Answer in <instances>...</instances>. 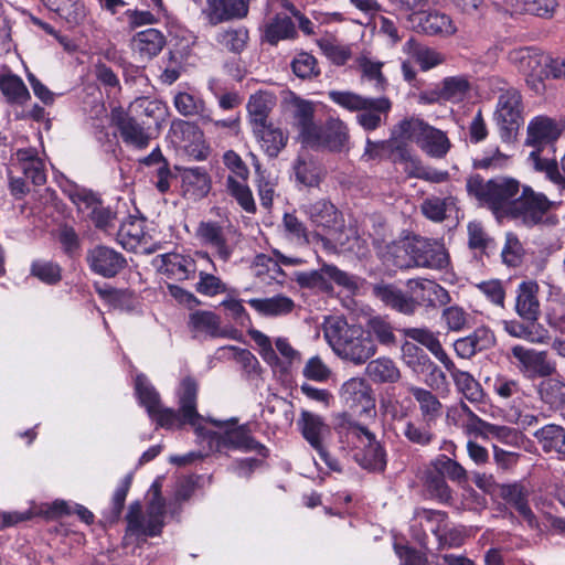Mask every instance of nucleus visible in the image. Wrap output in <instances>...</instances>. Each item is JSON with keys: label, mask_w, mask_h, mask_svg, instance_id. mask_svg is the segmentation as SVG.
Instances as JSON below:
<instances>
[{"label": "nucleus", "mask_w": 565, "mask_h": 565, "mask_svg": "<svg viewBox=\"0 0 565 565\" xmlns=\"http://www.w3.org/2000/svg\"><path fill=\"white\" fill-rule=\"evenodd\" d=\"M248 303L263 316L277 317L290 313L295 308L291 298L278 295L270 298H253Z\"/></svg>", "instance_id": "obj_40"}, {"label": "nucleus", "mask_w": 565, "mask_h": 565, "mask_svg": "<svg viewBox=\"0 0 565 565\" xmlns=\"http://www.w3.org/2000/svg\"><path fill=\"white\" fill-rule=\"evenodd\" d=\"M315 139L307 143L311 148H326L340 152L348 147L350 135L348 126L339 118H330L323 127L318 126Z\"/></svg>", "instance_id": "obj_17"}, {"label": "nucleus", "mask_w": 565, "mask_h": 565, "mask_svg": "<svg viewBox=\"0 0 565 565\" xmlns=\"http://www.w3.org/2000/svg\"><path fill=\"white\" fill-rule=\"evenodd\" d=\"M555 203L543 193L523 185L515 201L512 203L508 218L525 227H534L552 220L550 212Z\"/></svg>", "instance_id": "obj_7"}, {"label": "nucleus", "mask_w": 565, "mask_h": 565, "mask_svg": "<svg viewBox=\"0 0 565 565\" xmlns=\"http://www.w3.org/2000/svg\"><path fill=\"white\" fill-rule=\"evenodd\" d=\"M494 118L502 141L512 142L523 124L522 96L516 88L509 86L500 89Z\"/></svg>", "instance_id": "obj_9"}, {"label": "nucleus", "mask_w": 565, "mask_h": 565, "mask_svg": "<svg viewBox=\"0 0 565 565\" xmlns=\"http://www.w3.org/2000/svg\"><path fill=\"white\" fill-rule=\"evenodd\" d=\"M310 221L318 227L330 228L337 224L338 210L327 200H319L303 206Z\"/></svg>", "instance_id": "obj_47"}, {"label": "nucleus", "mask_w": 565, "mask_h": 565, "mask_svg": "<svg viewBox=\"0 0 565 565\" xmlns=\"http://www.w3.org/2000/svg\"><path fill=\"white\" fill-rule=\"evenodd\" d=\"M174 106L177 110L185 116H199L202 124L211 122L213 120L211 110L206 108L205 103L189 93H178L174 96Z\"/></svg>", "instance_id": "obj_44"}, {"label": "nucleus", "mask_w": 565, "mask_h": 565, "mask_svg": "<svg viewBox=\"0 0 565 565\" xmlns=\"http://www.w3.org/2000/svg\"><path fill=\"white\" fill-rule=\"evenodd\" d=\"M467 191L487 205L497 216L508 217L512 203L519 196L522 185L513 178H495L484 181L479 174L467 180Z\"/></svg>", "instance_id": "obj_2"}, {"label": "nucleus", "mask_w": 565, "mask_h": 565, "mask_svg": "<svg viewBox=\"0 0 565 565\" xmlns=\"http://www.w3.org/2000/svg\"><path fill=\"white\" fill-rule=\"evenodd\" d=\"M407 287L418 306L437 308L450 301L449 292L437 282L428 279H409Z\"/></svg>", "instance_id": "obj_21"}, {"label": "nucleus", "mask_w": 565, "mask_h": 565, "mask_svg": "<svg viewBox=\"0 0 565 565\" xmlns=\"http://www.w3.org/2000/svg\"><path fill=\"white\" fill-rule=\"evenodd\" d=\"M157 270L170 279L186 280L194 278L196 263L189 255L167 253L159 255L154 260Z\"/></svg>", "instance_id": "obj_20"}, {"label": "nucleus", "mask_w": 565, "mask_h": 565, "mask_svg": "<svg viewBox=\"0 0 565 565\" xmlns=\"http://www.w3.org/2000/svg\"><path fill=\"white\" fill-rule=\"evenodd\" d=\"M420 480L429 499L446 505L452 504L454 491L447 483L446 478L431 462L424 469Z\"/></svg>", "instance_id": "obj_26"}, {"label": "nucleus", "mask_w": 565, "mask_h": 565, "mask_svg": "<svg viewBox=\"0 0 565 565\" xmlns=\"http://www.w3.org/2000/svg\"><path fill=\"white\" fill-rule=\"evenodd\" d=\"M0 92L10 104L24 105L30 98L28 87L15 74H0Z\"/></svg>", "instance_id": "obj_42"}, {"label": "nucleus", "mask_w": 565, "mask_h": 565, "mask_svg": "<svg viewBox=\"0 0 565 565\" xmlns=\"http://www.w3.org/2000/svg\"><path fill=\"white\" fill-rule=\"evenodd\" d=\"M189 328L195 334H204L210 338L224 337L225 332L221 328V318L207 310H198L189 317Z\"/></svg>", "instance_id": "obj_35"}, {"label": "nucleus", "mask_w": 565, "mask_h": 565, "mask_svg": "<svg viewBox=\"0 0 565 565\" xmlns=\"http://www.w3.org/2000/svg\"><path fill=\"white\" fill-rule=\"evenodd\" d=\"M287 104L291 114L292 126L297 129L301 142L307 146L309 140L316 138L315 131L318 128V125L313 121L315 105L294 94L287 100Z\"/></svg>", "instance_id": "obj_19"}, {"label": "nucleus", "mask_w": 565, "mask_h": 565, "mask_svg": "<svg viewBox=\"0 0 565 565\" xmlns=\"http://www.w3.org/2000/svg\"><path fill=\"white\" fill-rule=\"evenodd\" d=\"M529 161L536 171L545 173L550 181L565 189V154L561 160L562 172L555 160L541 158L536 151L530 153Z\"/></svg>", "instance_id": "obj_49"}, {"label": "nucleus", "mask_w": 565, "mask_h": 565, "mask_svg": "<svg viewBox=\"0 0 565 565\" xmlns=\"http://www.w3.org/2000/svg\"><path fill=\"white\" fill-rule=\"evenodd\" d=\"M252 0H206L202 15L211 26L247 18Z\"/></svg>", "instance_id": "obj_14"}, {"label": "nucleus", "mask_w": 565, "mask_h": 565, "mask_svg": "<svg viewBox=\"0 0 565 565\" xmlns=\"http://www.w3.org/2000/svg\"><path fill=\"white\" fill-rule=\"evenodd\" d=\"M253 132L260 143L264 151L271 158H275L286 147L288 136L271 121L255 127Z\"/></svg>", "instance_id": "obj_31"}, {"label": "nucleus", "mask_w": 565, "mask_h": 565, "mask_svg": "<svg viewBox=\"0 0 565 565\" xmlns=\"http://www.w3.org/2000/svg\"><path fill=\"white\" fill-rule=\"evenodd\" d=\"M15 157L19 169L33 185L41 186L46 182L45 164L39 158L36 149H19Z\"/></svg>", "instance_id": "obj_28"}, {"label": "nucleus", "mask_w": 565, "mask_h": 565, "mask_svg": "<svg viewBox=\"0 0 565 565\" xmlns=\"http://www.w3.org/2000/svg\"><path fill=\"white\" fill-rule=\"evenodd\" d=\"M472 83L467 75L445 77L438 85V95L443 100L458 104L470 96Z\"/></svg>", "instance_id": "obj_32"}, {"label": "nucleus", "mask_w": 565, "mask_h": 565, "mask_svg": "<svg viewBox=\"0 0 565 565\" xmlns=\"http://www.w3.org/2000/svg\"><path fill=\"white\" fill-rule=\"evenodd\" d=\"M294 170L297 181L307 186H316L321 180V168L310 158L299 156Z\"/></svg>", "instance_id": "obj_56"}, {"label": "nucleus", "mask_w": 565, "mask_h": 565, "mask_svg": "<svg viewBox=\"0 0 565 565\" xmlns=\"http://www.w3.org/2000/svg\"><path fill=\"white\" fill-rule=\"evenodd\" d=\"M396 139L409 140L429 157L445 158L451 148L447 134L418 117H409L401 120L393 129Z\"/></svg>", "instance_id": "obj_4"}, {"label": "nucleus", "mask_w": 565, "mask_h": 565, "mask_svg": "<svg viewBox=\"0 0 565 565\" xmlns=\"http://www.w3.org/2000/svg\"><path fill=\"white\" fill-rule=\"evenodd\" d=\"M503 329L511 337L523 339L532 343L543 342L545 339L544 330L535 322L523 323L518 320L503 321Z\"/></svg>", "instance_id": "obj_52"}, {"label": "nucleus", "mask_w": 565, "mask_h": 565, "mask_svg": "<svg viewBox=\"0 0 565 565\" xmlns=\"http://www.w3.org/2000/svg\"><path fill=\"white\" fill-rule=\"evenodd\" d=\"M402 434L409 443L419 447H427L435 439V434L431 430V424L424 420L423 423L407 420L404 424Z\"/></svg>", "instance_id": "obj_54"}, {"label": "nucleus", "mask_w": 565, "mask_h": 565, "mask_svg": "<svg viewBox=\"0 0 565 565\" xmlns=\"http://www.w3.org/2000/svg\"><path fill=\"white\" fill-rule=\"evenodd\" d=\"M214 41L222 52L237 56L248 47L250 34L245 25H230L221 28L215 33Z\"/></svg>", "instance_id": "obj_24"}, {"label": "nucleus", "mask_w": 565, "mask_h": 565, "mask_svg": "<svg viewBox=\"0 0 565 565\" xmlns=\"http://www.w3.org/2000/svg\"><path fill=\"white\" fill-rule=\"evenodd\" d=\"M183 186L194 199L204 198L211 189V179L201 167L185 168L181 174Z\"/></svg>", "instance_id": "obj_46"}, {"label": "nucleus", "mask_w": 565, "mask_h": 565, "mask_svg": "<svg viewBox=\"0 0 565 565\" xmlns=\"http://www.w3.org/2000/svg\"><path fill=\"white\" fill-rule=\"evenodd\" d=\"M276 105V98L273 94L267 92H258L250 96L247 109L252 128L270 122L269 114Z\"/></svg>", "instance_id": "obj_36"}, {"label": "nucleus", "mask_w": 565, "mask_h": 565, "mask_svg": "<svg viewBox=\"0 0 565 565\" xmlns=\"http://www.w3.org/2000/svg\"><path fill=\"white\" fill-rule=\"evenodd\" d=\"M164 43V35L157 29L140 31L132 39V47L142 58L158 55Z\"/></svg>", "instance_id": "obj_38"}, {"label": "nucleus", "mask_w": 565, "mask_h": 565, "mask_svg": "<svg viewBox=\"0 0 565 565\" xmlns=\"http://www.w3.org/2000/svg\"><path fill=\"white\" fill-rule=\"evenodd\" d=\"M445 369L450 373L458 392L461 393L465 398L471 403H480L483 401V388L469 372L457 369L452 361L447 363Z\"/></svg>", "instance_id": "obj_30"}, {"label": "nucleus", "mask_w": 565, "mask_h": 565, "mask_svg": "<svg viewBox=\"0 0 565 565\" xmlns=\"http://www.w3.org/2000/svg\"><path fill=\"white\" fill-rule=\"evenodd\" d=\"M291 70L301 79H310L320 74L316 57L307 52H300L294 57Z\"/></svg>", "instance_id": "obj_64"}, {"label": "nucleus", "mask_w": 565, "mask_h": 565, "mask_svg": "<svg viewBox=\"0 0 565 565\" xmlns=\"http://www.w3.org/2000/svg\"><path fill=\"white\" fill-rule=\"evenodd\" d=\"M136 392L140 403L146 407L149 415L156 412L161 405L159 393L148 382L145 375H137Z\"/></svg>", "instance_id": "obj_62"}, {"label": "nucleus", "mask_w": 565, "mask_h": 565, "mask_svg": "<svg viewBox=\"0 0 565 565\" xmlns=\"http://www.w3.org/2000/svg\"><path fill=\"white\" fill-rule=\"evenodd\" d=\"M509 60L525 75L526 83L536 93L545 88V78H565V58H552L532 49L521 47L511 51Z\"/></svg>", "instance_id": "obj_3"}, {"label": "nucleus", "mask_w": 565, "mask_h": 565, "mask_svg": "<svg viewBox=\"0 0 565 565\" xmlns=\"http://www.w3.org/2000/svg\"><path fill=\"white\" fill-rule=\"evenodd\" d=\"M198 390L196 381L188 376L182 380L178 392L179 412L183 417V422H188L192 426L196 425V422L200 419L196 411Z\"/></svg>", "instance_id": "obj_29"}, {"label": "nucleus", "mask_w": 565, "mask_h": 565, "mask_svg": "<svg viewBox=\"0 0 565 565\" xmlns=\"http://www.w3.org/2000/svg\"><path fill=\"white\" fill-rule=\"evenodd\" d=\"M405 337L424 345L444 366L452 361L433 331L427 328H406L403 330Z\"/></svg>", "instance_id": "obj_37"}, {"label": "nucleus", "mask_w": 565, "mask_h": 565, "mask_svg": "<svg viewBox=\"0 0 565 565\" xmlns=\"http://www.w3.org/2000/svg\"><path fill=\"white\" fill-rule=\"evenodd\" d=\"M86 262L93 273L105 278L115 277L127 265L121 253L105 245H96L88 249Z\"/></svg>", "instance_id": "obj_16"}, {"label": "nucleus", "mask_w": 565, "mask_h": 565, "mask_svg": "<svg viewBox=\"0 0 565 565\" xmlns=\"http://www.w3.org/2000/svg\"><path fill=\"white\" fill-rule=\"evenodd\" d=\"M297 425L302 437L319 454L323 462L334 471H340L339 462L330 456L324 446L326 438L330 435V428L324 419L309 411L300 413Z\"/></svg>", "instance_id": "obj_12"}, {"label": "nucleus", "mask_w": 565, "mask_h": 565, "mask_svg": "<svg viewBox=\"0 0 565 565\" xmlns=\"http://www.w3.org/2000/svg\"><path fill=\"white\" fill-rule=\"evenodd\" d=\"M404 51L416 62L419 64L423 71H428L445 61V57L441 53L436 51L435 49L428 47L426 45L420 44L414 39H409L404 44Z\"/></svg>", "instance_id": "obj_43"}, {"label": "nucleus", "mask_w": 565, "mask_h": 565, "mask_svg": "<svg viewBox=\"0 0 565 565\" xmlns=\"http://www.w3.org/2000/svg\"><path fill=\"white\" fill-rule=\"evenodd\" d=\"M367 334L371 337H375L376 340L383 345H394L396 344V337L394 334V329L386 319L383 317L376 316L372 317L367 321Z\"/></svg>", "instance_id": "obj_61"}, {"label": "nucleus", "mask_w": 565, "mask_h": 565, "mask_svg": "<svg viewBox=\"0 0 565 565\" xmlns=\"http://www.w3.org/2000/svg\"><path fill=\"white\" fill-rule=\"evenodd\" d=\"M430 462L445 478L448 477L451 481L459 484L468 481L467 470L458 461L447 457L446 455H439Z\"/></svg>", "instance_id": "obj_58"}, {"label": "nucleus", "mask_w": 565, "mask_h": 565, "mask_svg": "<svg viewBox=\"0 0 565 565\" xmlns=\"http://www.w3.org/2000/svg\"><path fill=\"white\" fill-rule=\"evenodd\" d=\"M499 494L516 511L529 504L530 490L521 482L500 484Z\"/></svg>", "instance_id": "obj_59"}, {"label": "nucleus", "mask_w": 565, "mask_h": 565, "mask_svg": "<svg viewBox=\"0 0 565 565\" xmlns=\"http://www.w3.org/2000/svg\"><path fill=\"white\" fill-rule=\"evenodd\" d=\"M494 342L493 334L487 329H477L472 334L455 341L454 349L459 358L470 359L477 352L490 348Z\"/></svg>", "instance_id": "obj_34"}, {"label": "nucleus", "mask_w": 565, "mask_h": 565, "mask_svg": "<svg viewBox=\"0 0 565 565\" xmlns=\"http://www.w3.org/2000/svg\"><path fill=\"white\" fill-rule=\"evenodd\" d=\"M399 250L405 254V257L396 255L395 264L401 268L423 267L440 270L449 264L445 246L434 239L413 236L403 242Z\"/></svg>", "instance_id": "obj_6"}, {"label": "nucleus", "mask_w": 565, "mask_h": 565, "mask_svg": "<svg viewBox=\"0 0 565 565\" xmlns=\"http://www.w3.org/2000/svg\"><path fill=\"white\" fill-rule=\"evenodd\" d=\"M415 29L427 35L449 36L457 31L451 18L439 11H425L415 21Z\"/></svg>", "instance_id": "obj_27"}, {"label": "nucleus", "mask_w": 565, "mask_h": 565, "mask_svg": "<svg viewBox=\"0 0 565 565\" xmlns=\"http://www.w3.org/2000/svg\"><path fill=\"white\" fill-rule=\"evenodd\" d=\"M68 199L76 205L78 212L87 213L89 216L92 212L102 203V200L92 190L75 186L67 192Z\"/></svg>", "instance_id": "obj_60"}, {"label": "nucleus", "mask_w": 565, "mask_h": 565, "mask_svg": "<svg viewBox=\"0 0 565 565\" xmlns=\"http://www.w3.org/2000/svg\"><path fill=\"white\" fill-rule=\"evenodd\" d=\"M328 96L340 107L359 113L356 121L365 130L377 129L392 108V102L384 96L371 98L350 90H330Z\"/></svg>", "instance_id": "obj_5"}, {"label": "nucleus", "mask_w": 565, "mask_h": 565, "mask_svg": "<svg viewBox=\"0 0 565 565\" xmlns=\"http://www.w3.org/2000/svg\"><path fill=\"white\" fill-rule=\"evenodd\" d=\"M365 373L375 383H395L401 379V372L395 362L384 356L370 361Z\"/></svg>", "instance_id": "obj_48"}, {"label": "nucleus", "mask_w": 565, "mask_h": 565, "mask_svg": "<svg viewBox=\"0 0 565 565\" xmlns=\"http://www.w3.org/2000/svg\"><path fill=\"white\" fill-rule=\"evenodd\" d=\"M545 452L565 455V429L555 424H548L534 433Z\"/></svg>", "instance_id": "obj_45"}, {"label": "nucleus", "mask_w": 565, "mask_h": 565, "mask_svg": "<svg viewBox=\"0 0 565 565\" xmlns=\"http://www.w3.org/2000/svg\"><path fill=\"white\" fill-rule=\"evenodd\" d=\"M341 396L351 406H361L366 411L374 406L372 397V388L364 379L352 377L348 380L341 387Z\"/></svg>", "instance_id": "obj_33"}, {"label": "nucleus", "mask_w": 565, "mask_h": 565, "mask_svg": "<svg viewBox=\"0 0 565 565\" xmlns=\"http://www.w3.org/2000/svg\"><path fill=\"white\" fill-rule=\"evenodd\" d=\"M145 221L128 216L117 232V242L127 250H135L145 239Z\"/></svg>", "instance_id": "obj_39"}, {"label": "nucleus", "mask_w": 565, "mask_h": 565, "mask_svg": "<svg viewBox=\"0 0 565 565\" xmlns=\"http://www.w3.org/2000/svg\"><path fill=\"white\" fill-rule=\"evenodd\" d=\"M372 294L385 306L403 315L411 316L417 310V301L392 284H375Z\"/></svg>", "instance_id": "obj_23"}, {"label": "nucleus", "mask_w": 565, "mask_h": 565, "mask_svg": "<svg viewBox=\"0 0 565 565\" xmlns=\"http://www.w3.org/2000/svg\"><path fill=\"white\" fill-rule=\"evenodd\" d=\"M511 353L516 360L515 366L518 370L527 377L550 376L555 370L547 360L546 352L514 345Z\"/></svg>", "instance_id": "obj_18"}, {"label": "nucleus", "mask_w": 565, "mask_h": 565, "mask_svg": "<svg viewBox=\"0 0 565 565\" xmlns=\"http://www.w3.org/2000/svg\"><path fill=\"white\" fill-rule=\"evenodd\" d=\"M296 280L301 287L317 288L326 292L332 290L330 280L349 289L355 287V281L352 276L339 269L337 266L328 264H324L319 270L297 274Z\"/></svg>", "instance_id": "obj_13"}, {"label": "nucleus", "mask_w": 565, "mask_h": 565, "mask_svg": "<svg viewBox=\"0 0 565 565\" xmlns=\"http://www.w3.org/2000/svg\"><path fill=\"white\" fill-rule=\"evenodd\" d=\"M247 181L235 180L233 175L226 179V190L237 204L247 213L256 212V203Z\"/></svg>", "instance_id": "obj_53"}, {"label": "nucleus", "mask_w": 565, "mask_h": 565, "mask_svg": "<svg viewBox=\"0 0 565 565\" xmlns=\"http://www.w3.org/2000/svg\"><path fill=\"white\" fill-rule=\"evenodd\" d=\"M166 501L162 497L152 498L147 507L146 536H157L163 527Z\"/></svg>", "instance_id": "obj_55"}, {"label": "nucleus", "mask_w": 565, "mask_h": 565, "mask_svg": "<svg viewBox=\"0 0 565 565\" xmlns=\"http://www.w3.org/2000/svg\"><path fill=\"white\" fill-rule=\"evenodd\" d=\"M111 122L117 128L122 141L136 149H145L150 142V135L143 122H139L136 116L120 108L111 111Z\"/></svg>", "instance_id": "obj_15"}, {"label": "nucleus", "mask_w": 565, "mask_h": 565, "mask_svg": "<svg viewBox=\"0 0 565 565\" xmlns=\"http://www.w3.org/2000/svg\"><path fill=\"white\" fill-rule=\"evenodd\" d=\"M539 285L535 281H522L516 289L515 312L526 322H535L541 313L537 298Z\"/></svg>", "instance_id": "obj_25"}, {"label": "nucleus", "mask_w": 565, "mask_h": 565, "mask_svg": "<svg viewBox=\"0 0 565 565\" xmlns=\"http://www.w3.org/2000/svg\"><path fill=\"white\" fill-rule=\"evenodd\" d=\"M345 437L354 447H362L361 454H356L355 458L359 465L370 471H384L386 467V452L376 440L375 435L366 427L355 423H349L347 426Z\"/></svg>", "instance_id": "obj_10"}, {"label": "nucleus", "mask_w": 565, "mask_h": 565, "mask_svg": "<svg viewBox=\"0 0 565 565\" xmlns=\"http://www.w3.org/2000/svg\"><path fill=\"white\" fill-rule=\"evenodd\" d=\"M561 135V128L547 116H536L527 125L525 145L536 148L540 154L542 147L554 142Z\"/></svg>", "instance_id": "obj_22"}, {"label": "nucleus", "mask_w": 565, "mask_h": 565, "mask_svg": "<svg viewBox=\"0 0 565 565\" xmlns=\"http://www.w3.org/2000/svg\"><path fill=\"white\" fill-rule=\"evenodd\" d=\"M540 396L551 409H563L565 407V383L556 379L543 381L540 385Z\"/></svg>", "instance_id": "obj_51"}, {"label": "nucleus", "mask_w": 565, "mask_h": 565, "mask_svg": "<svg viewBox=\"0 0 565 565\" xmlns=\"http://www.w3.org/2000/svg\"><path fill=\"white\" fill-rule=\"evenodd\" d=\"M195 236L203 245L215 249L217 256L224 262L231 258L239 241L237 230L228 222H201Z\"/></svg>", "instance_id": "obj_11"}, {"label": "nucleus", "mask_w": 565, "mask_h": 565, "mask_svg": "<svg viewBox=\"0 0 565 565\" xmlns=\"http://www.w3.org/2000/svg\"><path fill=\"white\" fill-rule=\"evenodd\" d=\"M324 339L333 352L354 365L366 363L376 353V344L361 327L349 324L341 317H330L323 326Z\"/></svg>", "instance_id": "obj_1"}, {"label": "nucleus", "mask_w": 565, "mask_h": 565, "mask_svg": "<svg viewBox=\"0 0 565 565\" xmlns=\"http://www.w3.org/2000/svg\"><path fill=\"white\" fill-rule=\"evenodd\" d=\"M297 30L294 21L289 15L277 14L267 25L265 30L266 41L273 45L281 40L294 39Z\"/></svg>", "instance_id": "obj_50"}, {"label": "nucleus", "mask_w": 565, "mask_h": 565, "mask_svg": "<svg viewBox=\"0 0 565 565\" xmlns=\"http://www.w3.org/2000/svg\"><path fill=\"white\" fill-rule=\"evenodd\" d=\"M358 66L362 73V78L374 83L376 92H382L387 85V81L382 73L383 63L373 61L367 56H360L356 60Z\"/></svg>", "instance_id": "obj_57"}, {"label": "nucleus", "mask_w": 565, "mask_h": 565, "mask_svg": "<svg viewBox=\"0 0 565 565\" xmlns=\"http://www.w3.org/2000/svg\"><path fill=\"white\" fill-rule=\"evenodd\" d=\"M237 418H231L226 422L231 427L226 428L223 434L209 431L204 435L210 449L215 451H223L225 449H236L244 452H256L262 457L268 456V449L265 445L257 441L252 436V429L248 424L234 426L237 424Z\"/></svg>", "instance_id": "obj_8"}, {"label": "nucleus", "mask_w": 565, "mask_h": 565, "mask_svg": "<svg viewBox=\"0 0 565 565\" xmlns=\"http://www.w3.org/2000/svg\"><path fill=\"white\" fill-rule=\"evenodd\" d=\"M408 391L419 405L423 420L428 424H434L443 413V404L437 396L430 391L417 386H411Z\"/></svg>", "instance_id": "obj_41"}, {"label": "nucleus", "mask_w": 565, "mask_h": 565, "mask_svg": "<svg viewBox=\"0 0 565 565\" xmlns=\"http://www.w3.org/2000/svg\"><path fill=\"white\" fill-rule=\"evenodd\" d=\"M31 275L44 284L55 285L62 279V269L57 263L39 259L32 263Z\"/></svg>", "instance_id": "obj_63"}]
</instances>
